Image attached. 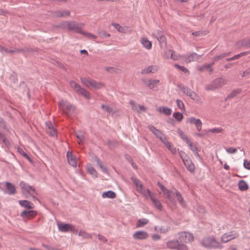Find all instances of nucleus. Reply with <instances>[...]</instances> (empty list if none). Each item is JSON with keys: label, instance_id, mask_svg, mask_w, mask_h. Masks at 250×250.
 I'll list each match as a JSON object with an SVG mask.
<instances>
[{"label": "nucleus", "instance_id": "35", "mask_svg": "<svg viewBox=\"0 0 250 250\" xmlns=\"http://www.w3.org/2000/svg\"><path fill=\"white\" fill-rule=\"evenodd\" d=\"M158 41L159 42L160 45L161 47H165L167 45V40L166 38L163 35L159 36L157 38Z\"/></svg>", "mask_w": 250, "mask_h": 250}, {"label": "nucleus", "instance_id": "25", "mask_svg": "<svg viewBox=\"0 0 250 250\" xmlns=\"http://www.w3.org/2000/svg\"><path fill=\"white\" fill-rule=\"evenodd\" d=\"M6 187L8 190V193L9 195L14 194L16 193L15 187L12 183L10 182H6Z\"/></svg>", "mask_w": 250, "mask_h": 250}, {"label": "nucleus", "instance_id": "13", "mask_svg": "<svg viewBox=\"0 0 250 250\" xmlns=\"http://www.w3.org/2000/svg\"><path fill=\"white\" fill-rule=\"evenodd\" d=\"M20 186L21 188V191L23 194L26 195L27 194L33 193L36 194L35 189L32 186H29L23 182H21L20 184Z\"/></svg>", "mask_w": 250, "mask_h": 250}, {"label": "nucleus", "instance_id": "21", "mask_svg": "<svg viewBox=\"0 0 250 250\" xmlns=\"http://www.w3.org/2000/svg\"><path fill=\"white\" fill-rule=\"evenodd\" d=\"M19 204L25 208L28 209H33L34 208V205L32 203L27 200H20L19 201Z\"/></svg>", "mask_w": 250, "mask_h": 250}, {"label": "nucleus", "instance_id": "41", "mask_svg": "<svg viewBox=\"0 0 250 250\" xmlns=\"http://www.w3.org/2000/svg\"><path fill=\"white\" fill-rule=\"evenodd\" d=\"M241 45L247 48H250V39L246 38L240 41Z\"/></svg>", "mask_w": 250, "mask_h": 250}, {"label": "nucleus", "instance_id": "54", "mask_svg": "<svg viewBox=\"0 0 250 250\" xmlns=\"http://www.w3.org/2000/svg\"><path fill=\"white\" fill-rule=\"evenodd\" d=\"M79 235L86 238H91V236L89 234L86 233L85 231L82 230H81L79 231Z\"/></svg>", "mask_w": 250, "mask_h": 250}, {"label": "nucleus", "instance_id": "3", "mask_svg": "<svg viewBox=\"0 0 250 250\" xmlns=\"http://www.w3.org/2000/svg\"><path fill=\"white\" fill-rule=\"evenodd\" d=\"M226 83L227 81L224 78L222 77L218 78L208 84L205 89L208 91H213L222 87Z\"/></svg>", "mask_w": 250, "mask_h": 250}, {"label": "nucleus", "instance_id": "17", "mask_svg": "<svg viewBox=\"0 0 250 250\" xmlns=\"http://www.w3.org/2000/svg\"><path fill=\"white\" fill-rule=\"evenodd\" d=\"M202 55H199L196 53H192L190 55L184 56L183 57L186 59L187 62H190L193 61L198 60Z\"/></svg>", "mask_w": 250, "mask_h": 250}, {"label": "nucleus", "instance_id": "28", "mask_svg": "<svg viewBox=\"0 0 250 250\" xmlns=\"http://www.w3.org/2000/svg\"><path fill=\"white\" fill-rule=\"evenodd\" d=\"M137 191L139 192L141 194H142L143 196H144L146 198H147L149 196V192L152 193V192L150 191V190L148 189H146L144 186L143 185V187L138 188L137 189Z\"/></svg>", "mask_w": 250, "mask_h": 250}, {"label": "nucleus", "instance_id": "4", "mask_svg": "<svg viewBox=\"0 0 250 250\" xmlns=\"http://www.w3.org/2000/svg\"><path fill=\"white\" fill-rule=\"evenodd\" d=\"M163 194L172 203L174 202L173 196H175L177 198L178 201L182 206L185 204V201L181 194L176 189H174L173 190H168L167 193H164Z\"/></svg>", "mask_w": 250, "mask_h": 250}, {"label": "nucleus", "instance_id": "24", "mask_svg": "<svg viewBox=\"0 0 250 250\" xmlns=\"http://www.w3.org/2000/svg\"><path fill=\"white\" fill-rule=\"evenodd\" d=\"M160 82L159 80L150 79L148 81L147 84L148 86L151 89L156 90L157 89V86L156 85Z\"/></svg>", "mask_w": 250, "mask_h": 250}, {"label": "nucleus", "instance_id": "6", "mask_svg": "<svg viewBox=\"0 0 250 250\" xmlns=\"http://www.w3.org/2000/svg\"><path fill=\"white\" fill-rule=\"evenodd\" d=\"M166 246L172 250H188L187 246L184 244H181L178 239L168 241L166 243Z\"/></svg>", "mask_w": 250, "mask_h": 250}, {"label": "nucleus", "instance_id": "38", "mask_svg": "<svg viewBox=\"0 0 250 250\" xmlns=\"http://www.w3.org/2000/svg\"><path fill=\"white\" fill-rule=\"evenodd\" d=\"M130 179L133 183V184L135 185L137 189L139 188H142L143 187V184L141 182V181L137 178H136L134 177H131L130 178Z\"/></svg>", "mask_w": 250, "mask_h": 250}, {"label": "nucleus", "instance_id": "44", "mask_svg": "<svg viewBox=\"0 0 250 250\" xmlns=\"http://www.w3.org/2000/svg\"><path fill=\"white\" fill-rule=\"evenodd\" d=\"M230 53H222L219 55H217L215 56L213 59L212 60L214 61H217L220 59H222L228 56L229 55Z\"/></svg>", "mask_w": 250, "mask_h": 250}, {"label": "nucleus", "instance_id": "40", "mask_svg": "<svg viewBox=\"0 0 250 250\" xmlns=\"http://www.w3.org/2000/svg\"><path fill=\"white\" fill-rule=\"evenodd\" d=\"M241 92V90L240 89H236L235 90H233L231 91V92L227 96V99H231L235 96H236L237 95L239 94Z\"/></svg>", "mask_w": 250, "mask_h": 250}, {"label": "nucleus", "instance_id": "59", "mask_svg": "<svg viewBox=\"0 0 250 250\" xmlns=\"http://www.w3.org/2000/svg\"><path fill=\"white\" fill-rule=\"evenodd\" d=\"M158 185L159 188L162 190L163 194H164V193H168V189H167L163 185H162V184L160 183L159 182L158 183Z\"/></svg>", "mask_w": 250, "mask_h": 250}, {"label": "nucleus", "instance_id": "20", "mask_svg": "<svg viewBox=\"0 0 250 250\" xmlns=\"http://www.w3.org/2000/svg\"><path fill=\"white\" fill-rule=\"evenodd\" d=\"M158 66L157 65H150L147 68L144 69L141 71L142 74H146L149 73H154L158 70Z\"/></svg>", "mask_w": 250, "mask_h": 250}, {"label": "nucleus", "instance_id": "32", "mask_svg": "<svg viewBox=\"0 0 250 250\" xmlns=\"http://www.w3.org/2000/svg\"><path fill=\"white\" fill-rule=\"evenodd\" d=\"M167 54L170 56V58L173 60H178L181 58V56L175 53L174 51L169 50L167 52Z\"/></svg>", "mask_w": 250, "mask_h": 250}, {"label": "nucleus", "instance_id": "64", "mask_svg": "<svg viewBox=\"0 0 250 250\" xmlns=\"http://www.w3.org/2000/svg\"><path fill=\"white\" fill-rule=\"evenodd\" d=\"M42 247L46 249L47 250H56V249L53 247H51L47 245H46L44 243H42Z\"/></svg>", "mask_w": 250, "mask_h": 250}, {"label": "nucleus", "instance_id": "61", "mask_svg": "<svg viewBox=\"0 0 250 250\" xmlns=\"http://www.w3.org/2000/svg\"><path fill=\"white\" fill-rule=\"evenodd\" d=\"M163 35V32L160 30H157L153 33V36L156 38H157L159 36H161Z\"/></svg>", "mask_w": 250, "mask_h": 250}, {"label": "nucleus", "instance_id": "43", "mask_svg": "<svg viewBox=\"0 0 250 250\" xmlns=\"http://www.w3.org/2000/svg\"><path fill=\"white\" fill-rule=\"evenodd\" d=\"M79 33L81 34H82V35H83L84 36L88 37V38H92L93 39H95L97 38V36L92 34H91L90 33H88V32H85V31H79Z\"/></svg>", "mask_w": 250, "mask_h": 250}, {"label": "nucleus", "instance_id": "51", "mask_svg": "<svg viewBox=\"0 0 250 250\" xmlns=\"http://www.w3.org/2000/svg\"><path fill=\"white\" fill-rule=\"evenodd\" d=\"M130 104L131 105V107L133 110L138 112V105L136 104V102L134 100H130L129 102Z\"/></svg>", "mask_w": 250, "mask_h": 250}, {"label": "nucleus", "instance_id": "1", "mask_svg": "<svg viewBox=\"0 0 250 250\" xmlns=\"http://www.w3.org/2000/svg\"><path fill=\"white\" fill-rule=\"evenodd\" d=\"M201 244L205 248L211 249H222L223 248V246L214 237L204 238L201 241Z\"/></svg>", "mask_w": 250, "mask_h": 250}, {"label": "nucleus", "instance_id": "9", "mask_svg": "<svg viewBox=\"0 0 250 250\" xmlns=\"http://www.w3.org/2000/svg\"><path fill=\"white\" fill-rule=\"evenodd\" d=\"M178 239L181 244L192 242L194 239L193 235L189 232H181L178 233Z\"/></svg>", "mask_w": 250, "mask_h": 250}, {"label": "nucleus", "instance_id": "8", "mask_svg": "<svg viewBox=\"0 0 250 250\" xmlns=\"http://www.w3.org/2000/svg\"><path fill=\"white\" fill-rule=\"evenodd\" d=\"M63 26L70 30H75L76 32L79 33V31H82L81 29L83 27V24L77 23L74 21H67L64 22Z\"/></svg>", "mask_w": 250, "mask_h": 250}, {"label": "nucleus", "instance_id": "56", "mask_svg": "<svg viewBox=\"0 0 250 250\" xmlns=\"http://www.w3.org/2000/svg\"><path fill=\"white\" fill-rule=\"evenodd\" d=\"M176 104L178 107L181 110H185V106L184 103L180 100H176Z\"/></svg>", "mask_w": 250, "mask_h": 250}, {"label": "nucleus", "instance_id": "14", "mask_svg": "<svg viewBox=\"0 0 250 250\" xmlns=\"http://www.w3.org/2000/svg\"><path fill=\"white\" fill-rule=\"evenodd\" d=\"M149 198L152 201L154 207L159 210L163 209V206L160 201L156 197V195L154 192L150 193Z\"/></svg>", "mask_w": 250, "mask_h": 250}, {"label": "nucleus", "instance_id": "58", "mask_svg": "<svg viewBox=\"0 0 250 250\" xmlns=\"http://www.w3.org/2000/svg\"><path fill=\"white\" fill-rule=\"evenodd\" d=\"M154 134L155 135L156 137L159 138L160 140H162L163 137H164L165 135L163 134V133L159 129L156 132V133H154Z\"/></svg>", "mask_w": 250, "mask_h": 250}, {"label": "nucleus", "instance_id": "19", "mask_svg": "<svg viewBox=\"0 0 250 250\" xmlns=\"http://www.w3.org/2000/svg\"><path fill=\"white\" fill-rule=\"evenodd\" d=\"M66 156L67 158V161L69 164L73 167H76V158L75 156L73 155L72 152L68 151L66 153Z\"/></svg>", "mask_w": 250, "mask_h": 250}, {"label": "nucleus", "instance_id": "48", "mask_svg": "<svg viewBox=\"0 0 250 250\" xmlns=\"http://www.w3.org/2000/svg\"><path fill=\"white\" fill-rule=\"evenodd\" d=\"M187 144L193 153L199 151L197 146L195 145H193L191 141H190L189 143H188Z\"/></svg>", "mask_w": 250, "mask_h": 250}, {"label": "nucleus", "instance_id": "31", "mask_svg": "<svg viewBox=\"0 0 250 250\" xmlns=\"http://www.w3.org/2000/svg\"><path fill=\"white\" fill-rule=\"evenodd\" d=\"M238 186L241 191H246L249 188L248 184L244 180H240L238 184Z\"/></svg>", "mask_w": 250, "mask_h": 250}, {"label": "nucleus", "instance_id": "47", "mask_svg": "<svg viewBox=\"0 0 250 250\" xmlns=\"http://www.w3.org/2000/svg\"><path fill=\"white\" fill-rule=\"evenodd\" d=\"M194 125H195L197 130L199 131L202 129V123L200 119H197L196 121L194 122Z\"/></svg>", "mask_w": 250, "mask_h": 250}, {"label": "nucleus", "instance_id": "49", "mask_svg": "<svg viewBox=\"0 0 250 250\" xmlns=\"http://www.w3.org/2000/svg\"><path fill=\"white\" fill-rule=\"evenodd\" d=\"M174 66V67H175L177 68H178L179 70H180L181 71L184 72L185 73H189V70L187 68H186L185 67H184L183 66H181L177 64H175Z\"/></svg>", "mask_w": 250, "mask_h": 250}, {"label": "nucleus", "instance_id": "53", "mask_svg": "<svg viewBox=\"0 0 250 250\" xmlns=\"http://www.w3.org/2000/svg\"><path fill=\"white\" fill-rule=\"evenodd\" d=\"M98 33L100 37L102 38L109 37L110 36V35L109 34L106 33L105 31L104 30L99 31H98Z\"/></svg>", "mask_w": 250, "mask_h": 250}, {"label": "nucleus", "instance_id": "22", "mask_svg": "<svg viewBox=\"0 0 250 250\" xmlns=\"http://www.w3.org/2000/svg\"><path fill=\"white\" fill-rule=\"evenodd\" d=\"M95 161L97 163V165L101 169L102 171L105 174H108V170L106 167L103 165L102 162L97 156L95 157Z\"/></svg>", "mask_w": 250, "mask_h": 250}, {"label": "nucleus", "instance_id": "27", "mask_svg": "<svg viewBox=\"0 0 250 250\" xmlns=\"http://www.w3.org/2000/svg\"><path fill=\"white\" fill-rule=\"evenodd\" d=\"M76 92L78 94H81L83 96L87 99H89L90 98L89 93L81 86L77 89V91Z\"/></svg>", "mask_w": 250, "mask_h": 250}, {"label": "nucleus", "instance_id": "57", "mask_svg": "<svg viewBox=\"0 0 250 250\" xmlns=\"http://www.w3.org/2000/svg\"><path fill=\"white\" fill-rule=\"evenodd\" d=\"M223 129L222 128H215L210 129L208 130V132H210L213 133H217L219 132H221Z\"/></svg>", "mask_w": 250, "mask_h": 250}, {"label": "nucleus", "instance_id": "45", "mask_svg": "<svg viewBox=\"0 0 250 250\" xmlns=\"http://www.w3.org/2000/svg\"><path fill=\"white\" fill-rule=\"evenodd\" d=\"M18 150V152L20 153V154H21L22 156L27 159L30 162L32 163V161L29 156V155L26 152H25L21 148H19Z\"/></svg>", "mask_w": 250, "mask_h": 250}, {"label": "nucleus", "instance_id": "36", "mask_svg": "<svg viewBox=\"0 0 250 250\" xmlns=\"http://www.w3.org/2000/svg\"><path fill=\"white\" fill-rule=\"evenodd\" d=\"M87 172L90 174L93 178H96L98 177V173L94 167L89 166L87 167Z\"/></svg>", "mask_w": 250, "mask_h": 250}, {"label": "nucleus", "instance_id": "16", "mask_svg": "<svg viewBox=\"0 0 250 250\" xmlns=\"http://www.w3.org/2000/svg\"><path fill=\"white\" fill-rule=\"evenodd\" d=\"M37 213L35 210H23L21 213V216L23 219H30L34 217Z\"/></svg>", "mask_w": 250, "mask_h": 250}, {"label": "nucleus", "instance_id": "12", "mask_svg": "<svg viewBox=\"0 0 250 250\" xmlns=\"http://www.w3.org/2000/svg\"><path fill=\"white\" fill-rule=\"evenodd\" d=\"M238 233L235 231H231L228 233H224L221 237V241L223 243H227L229 241L238 237Z\"/></svg>", "mask_w": 250, "mask_h": 250}, {"label": "nucleus", "instance_id": "50", "mask_svg": "<svg viewBox=\"0 0 250 250\" xmlns=\"http://www.w3.org/2000/svg\"><path fill=\"white\" fill-rule=\"evenodd\" d=\"M70 85L71 87L74 89V90L77 92V89H79L80 87V85L78 84L77 83H76L75 81H71L69 82Z\"/></svg>", "mask_w": 250, "mask_h": 250}, {"label": "nucleus", "instance_id": "60", "mask_svg": "<svg viewBox=\"0 0 250 250\" xmlns=\"http://www.w3.org/2000/svg\"><path fill=\"white\" fill-rule=\"evenodd\" d=\"M226 151L229 154H233L237 152V150L235 148L233 147H229V148H225Z\"/></svg>", "mask_w": 250, "mask_h": 250}, {"label": "nucleus", "instance_id": "10", "mask_svg": "<svg viewBox=\"0 0 250 250\" xmlns=\"http://www.w3.org/2000/svg\"><path fill=\"white\" fill-rule=\"evenodd\" d=\"M59 230L62 232H68L77 233L78 230L75 229L74 226L70 224H64L62 223H58Z\"/></svg>", "mask_w": 250, "mask_h": 250}, {"label": "nucleus", "instance_id": "52", "mask_svg": "<svg viewBox=\"0 0 250 250\" xmlns=\"http://www.w3.org/2000/svg\"><path fill=\"white\" fill-rule=\"evenodd\" d=\"M112 25L119 32L121 33L124 32V28L121 26L119 24L116 23H112Z\"/></svg>", "mask_w": 250, "mask_h": 250}, {"label": "nucleus", "instance_id": "18", "mask_svg": "<svg viewBox=\"0 0 250 250\" xmlns=\"http://www.w3.org/2000/svg\"><path fill=\"white\" fill-rule=\"evenodd\" d=\"M148 236L147 233L143 230L136 231L133 235V238L137 240L146 239Z\"/></svg>", "mask_w": 250, "mask_h": 250}, {"label": "nucleus", "instance_id": "29", "mask_svg": "<svg viewBox=\"0 0 250 250\" xmlns=\"http://www.w3.org/2000/svg\"><path fill=\"white\" fill-rule=\"evenodd\" d=\"M116 196L115 192L111 190L104 192L102 194V197L104 198H107L110 199L115 198Z\"/></svg>", "mask_w": 250, "mask_h": 250}, {"label": "nucleus", "instance_id": "23", "mask_svg": "<svg viewBox=\"0 0 250 250\" xmlns=\"http://www.w3.org/2000/svg\"><path fill=\"white\" fill-rule=\"evenodd\" d=\"M141 42L143 46L147 50L152 48V43L146 38H142L141 40Z\"/></svg>", "mask_w": 250, "mask_h": 250}, {"label": "nucleus", "instance_id": "33", "mask_svg": "<svg viewBox=\"0 0 250 250\" xmlns=\"http://www.w3.org/2000/svg\"><path fill=\"white\" fill-rule=\"evenodd\" d=\"M149 222V220L146 218H141L137 221L136 227L137 228H140L144 226L147 224Z\"/></svg>", "mask_w": 250, "mask_h": 250}, {"label": "nucleus", "instance_id": "46", "mask_svg": "<svg viewBox=\"0 0 250 250\" xmlns=\"http://www.w3.org/2000/svg\"><path fill=\"white\" fill-rule=\"evenodd\" d=\"M173 117L176 119V121L180 122L183 118V115L180 112H174L173 114Z\"/></svg>", "mask_w": 250, "mask_h": 250}, {"label": "nucleus", "instance_id": "15", "mask_svg": "<svg viewBox=\"0 0 250 250\" xmlns=\"http://www.w3.org/2000/svg\"><path fill=\"white\" fill-rule=\"evenodd\" d=\"M182 92L190 97L191 99L195 100L198 97L197 95L190 88L187 86H184L181 88Z\"/></svg>", "mask_w": 250, "mask_h": 250}, {"label": "nucleus", "instance_id": "42", "mask_svg": "<svg viewBox=\"0 0 250 250\" xmlns=\"http://www.w3.org/2000/svg\"><path fill=\"white\" fill-rule=\"evenodd\" d=\"M69 15L70 12L67 10L64 11H58L56 12V16L58 17L69 16Z\"/></svg>", "mask_w": 250, "mask_h": 250}, {"label": "nucleus", "instance_id": "55", "mask_svg": "<svg viewBox=\"0 0 250 250\" xmlns=\"http://www.w3.org/2000/svg\"><path fill=\"white\" fill-rule=\"evenodd\" d=\"M46 132L51 136H54L56 134V129L54 127L50 129H46Z\"/></svg>", "mask_w": 250, "mask_h": 250}, {"label": "nucleus", "instance_id": "7", "mask_svg": "<svg viewBox=\"0 0 250 250\" xmlns=\"http://www.w3.org/2000/svg\"><path fill=\"white\" fill-rule=\"evenodd\" d=\"M81 81L82 83L87 87H91L95 89H100L104 86V83L101 82H98L93 79L81 78Z\"/></svg>", "mask_w": 250, "mask_h": 250}, {"label": "nucleus", "instance_id": "37", "mask_svg": "<svg viewBox=\"0 0 250 250\" xmlns=\"http://www.w3.org/2000/svg\"><path fill=\"white\" fill-rule=\"evenodd\" d=\"M177 133H178L179 135L181 138V139H183L184 141H185L187 144L189 142L190 140L180 129L178 128L177 129Z\"/></svg>", "mask_w": 250, "mask_h": 250}, {"label": "nucleus", "instance_id": "63", "mask_svg": "<svg viewBox=\"0 0 250 250\" xmlns=\"http://www.w3.org/2000/svg\"><path fill=\"white\" fill-rule=\"evenodd\" d=\"M167 147L171 152L172 153L174 154L176 152V148L172 146L170 143H169V146H167Z\"/></svg>", "mask_w": 250, "mask_h": 250}, {"label": "nucleus", "instance_id": "5", "mask_svg": "<svg viewBox=\"0 0 250 250\" xmlns=\"http://www.w3.org/2000/svg\"><path fill=\"white\" fill-rule=\"evenodd\" d=\"M179 154L187 169L191 173L194 172L195 170L194 165L188 155L182 151L179 152Z\"/></svg>", "mask_w": 250, "mask_h": 250}, {"label": "nucleus", "instance_id": "34", "mask_svg": "<svg viewBox=\"0 0 250 250\" xmlns=\"http://www.w3.org/2000/svg\"><path fill=\"white\" fill-rule=\"evenodd\" d=\"M198 70L200 71H208L209 73L211 74L213 72V68L211 67L208 64H206L203 66H200Z\"/></svg>", "mask_w": 250, "mask_h": 250}, {"label": "nucleus", "instance_id": "11", "mask_svg": "<svg viewBox=\"0 0 250 250\" xmlns=\"http://www.w3.org/2000/svg\"><path fill=\"white\" fill-rule=\"evenodd\" d=\"M33 51V49L25 48H16L14 50L8 49L1 45H0V52L1 53L6 52L7 53H24L25 52H32Z\"/></svg>", "mask_w": 250, "mask_h": 250}, {"label": "nucleus", "instance_id": "26", "mask_svg": "<svg viewBox=\"0 0 250 250\" xmlns=\"http://www.w3.org/2000/svg\"><path fill=\"white\" fill-rule=\"evenodd\" d=\"M105 69L110 73L121 74L122 72V70L119 67L107 66L105 67Z\"/></svg>", "mask_w": 250, "mask_h": 250}, {"label": "nucleus", "instance_id": "30", "mask_svg": "<svg viewBox=\"0 0 250 250\" xmlns=\"http://www.w3.org/2000/svg\"><path fill=\"white\" fill-rule=\"evenodd\" d=\"M158 111L161 113H163L164 114L168 116L170 115L172 113L171 109L168 108L166 106H163L159 107L158 109Z\"/></svg>", "mask_w": 250, "mask_h": 250}, {"label": "nucleus", "instance_id": "62", "mask_svg": "<svg viewBox=\"0 0 250 250\" xmlns=\"http://www.w3.org/2000/svg\"><path fill=\"white\" fill-rule=\"evenodd\" d=\"M243 165L245 168L250 170V161H248L247 160H245Z\"/></svg>", "mask_w": 250, "mask_h": 250}, {"label": "nucleus", "instance_id": "39", "mask_svg": "<svg viewBox=\"0 0 250 250\" xmlns=\"http://www.w3.org/2000/svg\"><path fill=\"white\" fill-rule=\"evenodd\" d=\"M75 135L77 138L79 139L78 143L81 144L83 143L84 139L83 133L82 131H79L75 133Z\"/></svg>", "mask_w": 250, "mask_h": 250}, {"label": "nucleus", "instance_id": "2", "mask_svg": "<svg viewBox=\"0 0 250 250\" xmlns=\"http://www.w3.org/2000/svg\"><path fill=\"white\" fill-rule=\"evenodd\" d=\"M58 104L60 109L67 116H71L74 113L75 110V106L67 101L62 99L58 102Z\"/></svg>", "mask_w": 250, "mask_h": 250}]
</instances>
